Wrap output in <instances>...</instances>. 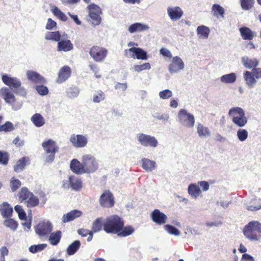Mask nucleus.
<instances>
[{
	"label": "nucleus",
	"instance_id": "obj_1",
	"mask_svg": "<svg viewBox=\"0 0 261 261\" xmlns=\"http://www.w3.org/2000/svg\"><path fill=\"white\" fill-rule=\"evenodd\" d=\"M18 200L20 202H23L28 208H33L43 206L47 201V197L44 192L39 194V198L36 196L26 187H22L18 193Z\"/></svg>",
	"mask_w": 261,
	"mask_h": 261
},
{
	"label": "nucleus",
	"instance_id": "obj_2",
	"mask_svg": "<svg viewBox=\"0 0 261 261\" xmlns=\"http://www.w3.org/2000/svg\"><path fill=\"white\" fill-rule=\"evenodd\" d=\"M123 219L117 215L107 217L104 220V231L107 233L117 234L124 226Z\"/></svg>",
	"mask_w": 261,
	"mask_h": 261
},
{
	"label": "nucleus",
	"instance_id": "obj_3",
	"mask_svg": "<svg viewBox=\"0 0 261 261\" xmlns=\"http://www.w3.org/2000/svg\"><path fill=\"white\" fill-rule=\"evenodd\" d=\"M2 81L3 83L12 89L16 94L25 96L27 94L25 89L21 87L20 81L15 77H11L7 74L2 75Z\"/></svg>",
	"mask_w": 261,
	"mask_h": 261
},
{
	"label": "nucleus",
	"instance_id": "obj_4",
	"mask_svg": "<svg viewBox=\"0 0 261 261\" xmlns=\"http://www.w3.org/2000/svg\"><path fill=\"white\" fill-rule=\"evenodd\" d=\"M244 236L251 240H258L261 237V223L251 221L243 228Z\"/></svg>",
	"mask_w": 261,
	"mask_h": 261
},
{
	"label": "nucleus",
	"instance_id": "obj_5",
	"mask_svg": "<svg viewBox=\"0 0 261 261\" xmlns=\"http://www.w3.org/2000/svg\"><path fill=\"white\" fill-rule=\"evenodd\" d=\"M228 115L231 118L232 122L239 127H243L247 123V118L245 116V112L240 107L231 108L228 112Z\"/></svg>",
	"mask_w": 261,
	"mask_h": 261
},
{
	"label": "nucleus",
	"instance_id": "obj_6",
	"mask_svg": "<svg viewBox=\"0 0 261 261\" xmlns=\"http://www.w3.org/2000/svg\"><path fill=\"white\" fill-rule=\"evenodd\" d=\"M42 147L45 153V161L51 163L55 158L56 153L59 151V147L55 141L49 139L44 141L42 144Z\"/></svg>",
	"mask_w": 261,
	"mask_h": 261
},
{
	"label": "nucleus",
	"instance_id": "obj_7",
	"mask_svg": "<svg viewBox=\"0 0 261 261\" xmlns=\"http://www.w3.org/2000/svg\"><path fill=\"white\" fill-rule=\"evenodd\" d=\"M243 77L246 85L249 88L253 87L257 82L256 80L261 78V68H255L252 71H245Z\"/></svg>",
	"mask_w": 261,
	"mask_h": 261
},
{
	"label": "nucleus",
	"instance_id": "obj_8",
	"mask_svg": "<svg viewBox=\"0 0 261 261\" xmlns=\"http://www.w3.org/2000/svg\"><path fill=\"white\" fill-rule=\"evenodd\" d=\"M85 173H91L95 172L98 168V164L96 159L91 155L86 154L82 156Z\"/></svg>",
	"mask_w": 261,
	"mask_h": 261
},
{
	"label": "nucleus",
	"instance_id": "obj_9",
	"mask_svg": "<svg viewBox=\"0 0 261 261\" xmlns=\"http://www.w3.org/2000/svg\"><path fill=\"white\" fill-rule=\"evenodd\" d=\"M108 50L107 48L98 45H94L90 49L89 54L96 62L104 61L107 56Z\"/></svg>",
	"mask_w": 261,
	"mask_h": 261
},
{
	"label": "nucleus",
	"instance_id": "obj_10",
	"mask_svg": "<svg viewBox=\"0 0 261 261\" xmlns=\"http://www.w3.org/2000/svg\"><path fill=\"white\" fill-rule=\"evenodd\" d=\"M87 9L89 10L88 15L91 22L94 25H99L101 21V18L100 16L102 13L101 8L98 6L92 4L87 7Z\"/></svg>",
	"mask_w": 261,
	"mask_h": 261
},
{
	"label": "nucleus",
	"instance_id": "obj_11",
	"mask_svg": "<svg viewBox=\"0 0 261 261\" xmlns=\"http://www.w3.org/2000/svg\"><path fill=\"white\" fill-rule=\"evenodd\" d=\"M178 118L179 122L184 126L192 128L195 124L194 116L188 113L185 109H181L178 113Z\"/></svg>",
	"mask_w": 261,
	"mask_h": 261
},
{
	"label": "nucleus",
	"instance_id": "obj_12",
	"mask_svg": "<svg viewBox=\"0 0 261 261\" xmlns=\"http://www.w3.org/2000/svg\"><path fill=\"white\" fill-rule=\"evenodd\" d=\"M100 205L105 208H111L115 204V200L113 194L109 190H105L100 196Z\"/></svg>",
	"mask_w": 261,
	"mask_h": 261
},
{
	"label": "nucleus",
	"instance_id": "obj_13",
	"mask_svg": "<svg viewBox=\"0 0 261 261\" xmlns=\"http://www.w3.org/2000/svg\"><path fill=\"white\" fill-rule=\"evenodd\" d=\"M67 181H63L62 187L64 188H71L72 190L80 191L83 188V182L81 179L74 176H70L68 178L69 184Z\"/></svg>",
	"mask_w": 261,
	"mask_h": 261
},
{
	"label": "nucleus",
	"instance_id": "obj_14",
	"mask_svg": "<svg viewBox=\"0 0 261 261\" xmlns=\"http://www.w3.org/2000/svg\"><path fill=\"white\" fill-rule=\"evenodd\" d=\"M137 139L140 143L143 146L154 148L158 145V141L153 136L140 133L138 135Z\"/></svg>",
	"mask_w": 261,
	"mask_h": 261
},
{
	"label": "nucleus",
	"instance_id": "obj_15",
	"mask_svg": "<svg viewBox=\"0 0 261 261\" xmlns=\"http://www.w3.org/2000/svg\"><path fill=\"white\" fill-rule=\"evenodd\" d=\"M52 231V226L49 222H41L35 227V231L40 237L46 236Z\"/></svg>",
	"mask_w": 261,
	"mask_h": 261
},
{
	"label": "nucleus",
	"instance_id": "obj_16",
	"mask_svg": "<svg viewBox=\"0 0 261 261\" xmlns=\"http://www.w3.org/2000/svg\"><path fill=\"white\" fill-rule=\"evenodd\" d=\"M69 140L72 145L76 148L84 147L88 143L87 137L82 135L72 134Z\"/></svg>",
	"mask_w": 261,
	"mask_h": 261
},
{
	"label": "nucleus",
	"instance_id": "obj_17",
	"mask_svg": "<svg viewBox=\"0 0 261 261\" xmlns=\"http://www.w3.org/2000/svg\"><path fill=\"white\" fill-rule=\"evenodd\" d=\"M150 217L152 221L158 225L164 224L167 219V216L158 209H155L152 212Z\"/></svg>",
	"mask_w": 261,
	"mask_h": 261
},
{
	"label": "nucleus",
	"instance_id": "obj_18",
	"mask_svg": "<svg viewBox=\"0 0 261 261\" xmlns=\"http://www.w3.org/2000/svg\"><path fill=\"white\" fill-rule=\"evenodd\" d=\"M71 73V68L67 65L64 66L59 70L56 82L61 84L65 82L70 76Z\"/></svg>",
	"mask_w": 261,
	"mask_h": 261
},
{
	"label": "nucleus",
	"instance_id": "obj_19",
	"mask_svg": "<svg viewBox=\"0 0 261 261\" xmlns=\"http://www.w3.org/2000/svg\"><path fill=\"white\" fill-rule=\"evenodd\" d=\"M184 64L182 60L178 57H173L172 63L169 66V71L171 73L178 72L183 69Z\"/></svg>",
	"mask_w": 261,
	"mask_h": 261
},
{
	"label": "nucleus",
	"instance_id": "obj_20",
	"mask_svg": "<svg viewBox=\"0 0 261 261\" xmlns=\"http://www.w3.org/2000/svg\"><path fill=\"white\" fill-rule=\"evenodd\" d=\"M71 170L74 173L80 175L85 173L83 162L81 163L78 160L74 159L71 160L70 164Z\"/></svg>",
	"mask_w": 261,
	"mask_h": 261
},
{
	"label": "nucleus",
	"instance_id": "obj_21",
	"mask_svg": "<svg viewBox=\"0 0 261 261\" xmlns=\"http://www.w3.org/2000/svg\"><path fill=\"white\" fill-rule=\"evenodd\" d=\"M0 94L6 102L13 105L15 102V97L8 88H2Z\"/></svg>",
	"mask_w": 261,
	"mask_h": 261
},
{
	"label": "nucleus",
	"instance_id": "obj_22",
	"mask_svg": "<svg viewBox=\"0 0 261 261\" xmlns=\"http://www.w3.org/2000/svg\"><path fill=\"white\" fill-rule=\"evenodd\" d=\"M73 45L69 39H61L58 42L57 50L59 51L67 52L72 50Z\"/></svg>",
	"mask_w": 261,
	"mask_h": 261
},
{
	"label": "nucleus",
	"instance_id": "obj_23",
	"mask_svg": "<svg viewBox=\"0 0 261 261\" xmlns=\"http://www.w3.org/2000/svg\"><path fill=\"white\" fill-rule=\"evenodd\" d=\"M167 12L170 18L172 20H179L184 14L182 10L179 7H169Z\"/></svg>",
	"mask_w": 261,
	"mask_h": 261
},
{
	"label": "nucleus",
	"instance_id": "obj_24",
	"mask_svg": "<svg viewBox=\"0 0 261 261\" xmlns=\"http://www.w3.org/2000/svg\"><path fill=\"white\" fill-rule=\"evenodd\" d=\"M27 75L29 80L33 83L44 84L46 82L45 79L35 71L28 70L27 72Z\"/></svg>",
	"mask_w": 261,
	"mask_h": 261
},
{
	"label": "nucleus",
	"instance_id": "obj_25",
	"mask_svg": "<svg viewBox=\"0 0 261 261\" xmlns=\"http://www.w3.org/2000/svg\"><path fill=\"white\" fill-rule=\"evenodd\" d=\"M242 63L243 66L247 69H254L258 65L259 62L255 58H249L245 56L241 59Z\"/></svg>",
	"mask_w": 261,
	"mask_h": 261
},
{
	"label": "nucleus",
	"instance_id": "obj_26",
	"mask_svg": "<svg viewBox=\"0 0 261 261\" xmlns=\"http://www.w3.org/2000/svg\"><path fill=\"white\" fill-rule=\"evenodd\" d=\"M239 31L242 38L244 40H251L256 36V33L252 31L250 28L247 27H243L240 28Z\"/></svg>",
	"mask_w": 261,
	"mask_h": 261
},
{
	"label": "nucleus",
	"instance_id": "obj_27",
	"mask_svg": "<svg viewBox=\"0 0 261 261\" xmlns=\"http://www.w3.org/2000/svg\"><path fill=\"white\" fill-rule=\"evenodd\" d=\"M0 211L4 218H9L12 215L13 208L8 202H4L0 205Z\"/></svg>",
	"mask_w": 261,
	"mask_h": 261
},
{
	"label": "nucleus",
	"instance_id": "obj_28",
	"mask_svg": "<svg viewBox=\"0 0 261 261\" xmlns=\"http://www.w3.org/2000/svg\"><path fill=\"white\" fill-rule=\"evenodd\" d=\"M82 215V212L79 210H72L66 215H64L62 217V222L63 223L73 221L75 218L80 217Z\"/></svg>",
	"mask_w": 261,
	"mask_h": 261
},
{
	"label": "nucleus",
	"instance_id": "obj_29",
	"mask_svg": "<svg viewBox=\"0 0 261 261\" xmlns=\"http://www.w3.org/2000/svg\"><path fill=\"white\" fill-rule=\"evenodd\" d=\"M141 163L142 168L146 172H151L156 168V163L147 158H142Z\"/></svg>",
	"mask_w": 261,
	"mask_h": 261
},
{
	"label": "nucleus",
	"instance_id": "obj_30",
	"mask_svg": "<svg viewBox=\"0 0 261 261\" xmlns=\"http://www.w3.org/2000/svg\"><path fill=\"white\" fill-rule=\"evenodd\" d=\"M128 51H133L135 56V59L138 60H147L148 59L147 53L143 49L139 47H132Z\"/></svg>",
	"mask_w": 261,
	"mask_h": 261
},
{
	"label": "nucleus",
	"instance_id": "obj_31",
	"mask_svg": "<svg viewBox=\"0 0 261 261\" xmlns=\"http://www.w3.org/2000/svg\"><path fill=\"white\" fill-rule=\"evenodd\" d=\"M104 230V221L102 217L96 218L92 223L91 230L93 233H96L102 230Z\"/></svg>",
	"mask_w": 261,
	"mask_h": 261
},
{
	"label": "nucleus",
	"instance_id": "obj_32",
	"mask_svg": "<svg viewBox=\"0 0 261 261\" xmlns=\"http://www.w3.org/2000/svg\"><path fill=\"white\" fill-rule=\"evenodd\" d=\"M149 27L147 25L141 23H135L131 24L128 28V31L130 33H134L136 32H142L147 30Z\"/></svg>",
	"mask_w": 261,
	"mask_h": 261
},
{
	"label": "nucleus",
	"instance_id": "obj_33",
	"mask_svg": "<svg viewBox=\"0 0 261 261\" xmlns=\"http://www.w3.org/2000/svg\"><path fill=\"white\" fill-rule=\"evenodd\" d=\"M197 133L200 138L208 137L211 132L208 127L204 126L203 124L199 123L197 127Z\"/></svg>",
	"mask_w": 261,
	"mask_h": 261
},
{
	"label": "nucleus",
	"instance_id": "obj_34",
	"mask_svg": "<svg viewBox=\"0 0 261 261\" xmlns=\"http://www.w3.org/2000/svg\"><path fill=\"white\" fill-rule=\"evenodd\" d=\"M212 12L214 16L217 18H224V9L219 4H214L212 7Z\"/></svg>",
	"mask_w": 261,
	"mask_h": 261
},
{
	"label": "nucleus",
	"instance_id": "obj_35",
	"mask_svg": "<svg viewBox=\"0 0 261 261\" xmlns=\"http://www.w3.org/2000/svg\"><path fill=\"white\" fill-rule=\"evenodd\" d=\"M62 237V232L60 230L51 233L49 238V241L51 245H57L60 241Z\"/></svg>",
	"mask_w": 261,
	"mask_h": 261
},
{
	"label": "nucleus",
	"instance_id": "obj_36",
	"mask_svg": "<svg viewBox=\"0 0 261 261\" xmlns=\"http://www.w3.org/2000/svg\"><path fill=\"white\" fill-rule=\"evenodd\" d=\"M31 119L32 122L37 127H41L45 124L44 118L39 113L34 114Z\"/></svg>",
	"mask_w": 261,
	"mask_h": 261
},
{
	"label": "nucleus",
	"instance_id": "obj_37",
	"mask_svg": "<svg viewBox=\"0 0 261 261\" xmlns=\"http://www.w3.org/2000/svg\"><path fill=\"white\" fill-rule=\"evenodd\" d=\"M81 246V242L79 240L74 241L67 248V253L69 255L74 254Z\"/></svg>",
	"mask_w": 261,
	"mask_h": 261
},
{
	"label": "nucleus",
	"instance_id": "obj_38",
	"mask_svg": "<svg viewBox=\"0 0 261 261\" xmlns=\"http://www.w3.org/2000/svg\"><path fill=\"white\" fill-rule=\"evenodd\" d=\"M197 32L199 38L206 39L208 37L210 30L208 27L201 25L197 28Z\"/></svg>",
	"mask_w": 261,
	"mask_h": 261
},
{
	"label": "nucleus",
	"instance_id": "obj_39",
	"mask_svg": "<svg viewBox=\"0 0 261 261\" xmlns=\"http://www.w3.org/2000/svg\"><path fill=\"white\" fill-rule=\"evenodd\" d=\"M28 160L29 158L27 157H23L19 159L14 166V170L16 172L22 170L25 167Z\"/></svg>",
	"mask_w": 261,
	"mask_h": 261
},
{
	"label": "nucleus",
	"instance_id": "obj_40",
	"mask_svg": "<svg viewBox=\"0 0 261 261\" xmlns=\"http://www.w3.org/2000/svg\"><path fill=\"white\" fill-rule=\"evenodd\" d=\"M237 76L234 73H231L222 75L220 77L222 83L225 84H232L236 81Z\"/></svg>",
	"mask_w": 261,
	"mask_h": 261
},
{
	"label": "nucleus",
	"instance_id": "obj_41",
	"mask_svg": "<svg viewBox=\"0 0 261 261\" xmlns=\"http://www.w3.org/2000/svg\"><path fill=\"white\" fill-rule=\"evenodd\" d=\"M134 231L135 229L132 226H124L122 229L117 233V235L121 237H125L132 234Z\"/></svg>",
	"mask_w": 261,
	"mask_h": 261
},
{
	"label": "nucleus",
	"instance_id": "obj_42",
	"mask_svg": "<svg viewBox=\"0 0 261 261\" xmlns=\"http://www.w3.org/2000/svg\"><path fill=\"white\" fill-rule=\"evenodd\" d=\"M188 193L193 197L197 198L201 194V190L198 186L191 184L188 187Z\"/></svg>",
	"mask_w": 261,
	"mask_h": 261
},
{
	"label": "nucleus",
	"instance_id": "obj_43",
	"mask_svg": "<svg viewBox=\"0 0 261 261\" xmlns=\"http://www.w3.org/2000/svg\"><path fill=\"white\" fill-rule=\"evenodd\" d=\"M45 38L48 40H53L58 42L61 39V34L59 31L48 32L45 34Z\"/></svg>",
	"mask_w": 261,
	"mask_h": 261
},
{
	"label": "nucleus",
	"instance_id": "obj_44",
	"mask_svg": "<svg viewBox=\"0 0 261 261\" xmlns=\"http://www.w3.org/2000/svg\"><path fill=\"white\" fill-rule=\"evenodd\" d=\"M242 9L244 10H249L251 9L254 5V0H240Z\"/></svg>",
	"mask_w": 261,
	"mask_h": 261
},
{
	"label": "nucleus",
	"instance_id": "obj_45",
	"mask_svg": "<svg viewBox=\"0 0 261 261\" xmlns=\"http://www.w3.org/2000/svg\"><path fill=\"white\" fill-rule=\"evenodd\" d=\"M77 232L80 236L83 237L88 236L87 238L88 242L91 241L93 239V233L92 230H89L84 228H81L77 230Z\"/></svg>",
	"mask_w": 261,
	"mask_h": 261
},
{
	"label": "nucleus",
	"instance_id": "obj_46",
	"mask_svg": "<svg viewBox=\"0 0 261 261\" xmlns=\"http://www.w3.org/2000/svg\"><path fill=\"white\" fill-rule=\"evenodd\" d=\"M47 247L46 244L31 245L29 248V251L33 253H36L44 250Z\"/></svg>",
	"mask_w": 261,
	"mask_h": 261
},
{
	"label": "nucleus",
	"instance_id": "obj_47",
	"mask_svg": "<svg viewBox=\"0 0 261 261\" xmlns=\"http://www.w3.org/2000/svg\"><path fill=\"white\" fill-rule=\"evenodd\" d=\"M4 224L5 226L10 228L12 230H15L18 226V224L16 221L12 219L5 220L4 222Z\"/></svg>",
	"mask_w": 261,
	"mask_h": 261
},
{
	"label": "nucleus",
	"instance_id": "obj_48",
	"mask_svg": "<svg viewBox=\"0 0 261 261\" xmlns=\"http://www.w3.org/2000/svg\"><path fill=\"white\" fill-rule=\"evenodd\" d=\"M151 65L149 63H144L141 65H134L133 69L136 72H139L144 70L150 69Z\"/></svg>",
	"mask_w": 261,
	"mask_h": 261
},
{
	"label": "nucleus",
	"instance_id": "obj_49",
	"mask_svg": "<svg viewBox=\"0 0 261 261\" xmlns=\"http://www.w3.org/2000/svg\"><path fill=\"white\" fill-rule=\"evenodd\" d=\"M15 211L18 215V217L20 220H26L27 215L26 213L22 208V206L19 205H17L14 207Z\"/></svg>",
	"mask_w": 261,
	"mask_h": 261
},
{
	"label": "nucleus",
	"instance_id": "obj_50",
	"mask_svg": "<svg viewBox=\"0 0 261 261\" xmlns=\"http://www.w3.org/2000/svg\"><path fill=\"white\" fill-rule=\"evenodd\" d=\"M53 13L56 16L62 21H65L67 20V17L65 14L57 7H55L53 9Z\"/></svg>",
	"mask_w": 261,
	"mask_h": 261
},
{
	"label": "nucleus",
	"instance_id": "obj_51",
	"mask_svg": "<svg viewBox=\"0 0 261 261\" xmlns=\"http://www.w3.org/2000/svg\"><path fill=\"white\" fill-rule=\"evenodd\" d=\"M9 160V155L7 152L0 150V164L7 165Z\"/></svg>",
	"mask_w": 261,
	"mask_h": 261
},
{
	"label": "nucleus",
	"instance_id": "obj_52",
	"mask_svg": "<svg viewBox=\"0 0 261 261\" xmlns=\"http://www.w3.org/2000/svg\"><path fill=\"white\" fill-rule=\"evenodd\" d=\"M21 182L19 179L12 177L10 180V187L13 192L16 191L21 186Z\"/></svg>",
	"mask_w": 261,
	"mask_h": 261
},
{
	"label": "nucleus",
	"instance_id": "obj_53",
	"mask_svg": "<svg viewBox=\"0 0 261 261\" xmlns=\"http://www.w3.org/2000/svg\"><path fill=\"white\" fill-rule=\"evenodd\" d=\"M14 129L12 123L10 121H7L5 124L0 125V132H11Z\"/></svg>",
	"mask_w": 261,
	"mask_h": 261
},
{
	"label": "nucleus",
	"instance_id": "obj_54",
	"mask_svg": "<svg viewBox=\"0 0 261 261\" xmlns=\"http://www.w3.org/2000/svg\"><path fill=\"white\" fill-rule=\"evenodd\" d=\"M237 136L240 141H244L248 137V132L245 129H239L237 132Z\"/></svg>",
	"mask_w": 261,
	"mask_h": 261
},
{
	"label": "nucleus",
	"instance_id": "obj_55",
	"mask_svg": "<svg viewBox=\"0 0 261 261\" xmlns=\"http://www.w3.org/2000/svg\"><path fill=\"white\" fill-rule=\"evenodd\" d=\"M165 228L169 233L171 234L178 236L180 234V232L178 229L172 225L167 224L165 225Z\"/></svg>",
	"mask_w": 261,
	"mask_h": 261
},
{
	"label": "nucleus",
	"instance_id": "obj_56",
	"mask_svg": "<svg viewBox=\"0 0 261 261\" xmlns=\"http://www.w3.org/2000/svg\"><path fill=\"white\" fill-rule=\"evenodd\" d=\"M105 98V95L104 93L99 90L97 91V94H95L93 96V100L94 102L99 103L100 101L103 100Z\"/></svg>",
	"mask_w": 261,
	"mask_h": 261
},
{
	"label": "nucleus",
	"instance_id": "obj_57",
	"mask_svg": "<svg viewBox=\"0 0 261 261\" xmlns=\"http://www.w3.org/2000/svg\"><path fill=\"white\" fill-rule=\"evenodd\" d=\"M35 89L37 92L41 95H47L48 93V90L47 87L43 85H38L35 87Z\"/></svg>",
	"mask_w": 261,
	"mask_h": 261
},
{
	"label": "nucleus",
	"instance_id": "obj_58",
	"mask_svg": "<svg viewBox=\"0 0 261 261\" xmlns=\"http://www.w3.org/2000/svg\"><path fill=\"white\" fill-rule=\"evenodd\" d=\"M172 96V92L169 89H166L159 92V96L161 98L165 99L170 98Z\"/></svg>",
	"mask_w": 261,
	"mask_h": 261
},
{
	"label": "nucleus",
	"instance_id": "obj_59",
	"mask_svg": "<svg viewBox=\"0 0 261 261\" xmlns=\"http://www.w3.org/2000/svg\"><path fill=\"white\" fill-rule=\"evenodd\" d=\"M67 93L70 97H74L78 95L79 91L77 87H73L69 88L67 90Z\"/></svg>",
	"mask_w": 261,
	"mask_h": 261
},
{
	"label": "nucleus",
	"instance_id": "obj_60",
	"mask_svg": "<svg viewBox=\"0 0 261 261\" xmlns=\"http://www.w3.org/2000/svg\"><path fill=\"white\" fill-rule=\"evenodd\" d=\"M57 23L51 18H48L47 19V22L46 25V29L47 30H51L54 27H56Z\"/></svg>",
	"mask_w": 261,
	"mask_h": 261
},
{
	"label": "nucleus",
	"instance_id": "obj_61",
	"mask_svg": "<svg viewBox=\"0 0 261 261\" xmlns=\"http://www.w3.org/2000/svg\"><path fill=\"white\" fill-rule=\"evenodd\" d=\"M115 88L116 89L121 90L122 91H124L127 89V83H117L116 84Z\"/></svg>",
	"mask_w": 261,
	"mask_h": 261
},
{
	"label": "nucleus",
	"instance_id": "obj_62",
	"mask_svg": "<svg viewBox=\"0 0 261 261\" xmlns=\"http://www.w3.org/2000/svg\"><path fill=\"white\" fill-rule=\"evenodd\" d=\"M160 54L163 56L171 58L172 54L170 51L165 48H162L160 50Z\"/></svg>",
	"mask_w": 261,
	"mask_h": 261
},
{
	"label": "nucleus",
	"instance_id": "obj_63",
	"mask_svg": "<svg viewBox=\"0 0 261 261\" xmlns=\"http://www.w3.org/2000/svg\"><path fill=\"white\" fill-rule=\"evenodd\" d=\"M1 258H5V256L8 255L9 250L6 246L2 247L0 249Z\"/></svg>",
	"mask_w": 261,
	"mask_h": 261
},
{
	"label": "nucleus",
	"instance_id": "obj_64",
	"mask_svg": "<svg viewBox=\"0 0 261 261\" xmlns=\"http://www.w3.org/2000/svg\"><path fill=\"white\" fill-rule=\"evenodd\" d=\"M198 184L202 188L203 191H207L209 189V184L207 181H201L198 182Z\"/></svg>",
	"mask_w": 261,
	"mask_h": 261
}]
</instances>
